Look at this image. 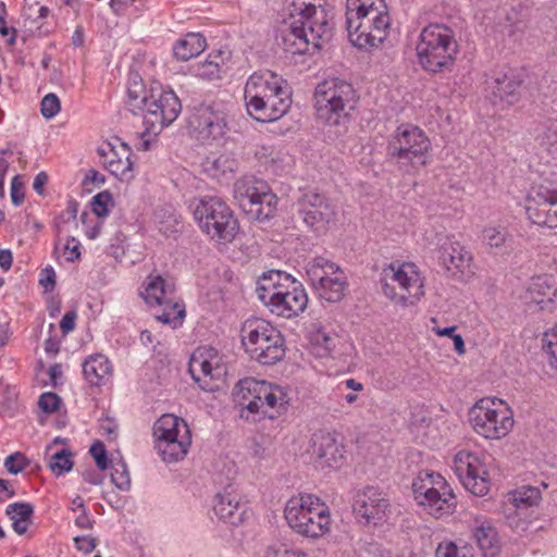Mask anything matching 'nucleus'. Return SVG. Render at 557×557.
Returning a JSON list of instances; mask_svg holds the SVG:
<instances>
[{"label":"nucleus","mask_w":557,"mask_h":557,"mask_svg":"<svg viewBox=\"0 0 557 557\" xmlns=\"http://www.w3.org/2000/svg\"><path fill=\"white\" fill-rule=\"evenodd\" d=\"M437 246L438 262L451 275L463 274L470 270L472 256L458 240L441 235Z\"/></svg>","instance_id":"a878e982"},{"label":"nucleus","mask_w":557,"mask_h":557,"mask_svg":"<svg viewBox=\"0 0 557 557\" xmlns=\"http://www.w3.org/2000/svg\"><path fill=\"white\" fill-rule=\"evenodd\" d=\"M311 456L317 468L336 469L344 463L345 449L332 434L319 432L311 437Z\"/></svg>","instance_id":"393cba45"},{"label":"nucleus","mask_w":557,"mask_h":557,"mask_svg":"<svg viewBox=\"0 0 557 557\" xmlns=\"http://www.w3.org/2000/svg\"><path fill=\"white\" fill-rule=\"evenodd\" d=\"M543 342L548 356L557 352V324L544 333Z\"/></svg>","instance_id":"4d7b16f0"},{"label":"nucleus","mask_w":557,"mask_h":557,"mask_svg":"<svg viewBox=\"0 0 557 557\" xmlns=\"http://www.w3.org/2000/svg\"><path fill=\"white\" fill-rule=\"evenodd\" d=\"M234 197L238 205L259 220H268L273 216L277 197L263 180L255 176H243L234 184Z\"/></svg>","instance_id":"6ab92c4d"},{"label":"nucleus","mask_w":557,"mask_h":557,"mask_svg":"<svg viewBox=\"0 0 557 557\" xmlns=\"http://www.w3.org/2000/svg\"><path fill=\"white\" fill-rule=\"evenodd\" d=\"M418 63L428 72L449 70L458 54V42L454 30L438 23L422 28L417 45Z\"/></svg>","instance_id":"423d86ee"},{"label":"nucleus","mask_w":557,"mask_h":557,"mask_svg":"<svg viewBox=\"0 0 557 557\" xmlns=\"http://www.w3.org/2000/svg\"><path fill=\"white\" fill-rule=\"evenodd\" d=\"M111 481L121 491H127L131 487V476L124 461L112 466Z\"/></svg>","instance_id":"de8ad7c7"},{"label":"nucleus","mask_w":557,"mask_h":557,"mask_svg":"<svg viewBox=\"0 0 557 557\" xmlns=\"http://www.w3.org/2000/svg\"><path fill=\"white\" fill-rule=\"evenodd\" d=\"M411 488L416 503L435 518L448 516L456 508L454 491L438 472L419 471L412 480Z\"/></svg>","instance_id":"9b49d317"},{"label":"nucleus","mask_w":557,"mask_h":557,"mask_svg":"<svg viewBox=\"0 0 557 557\" xmlns=\"http://www.w3.org/2000/svg\"><path fill=\"white\" fill-rule=\"evenodd\" d=\"M76 313L74 311L66 312L60 322V327L64 334L72 332L75 327Z\"/></svg>","instance_id":"e2e57ef3"},{"label":"nucleus","mask_w":557,"mask_h":557,"mask_svg":"<svg viewBox=\"0 0 557 557\" xmlns=\"http://www.w3.org/2000/svg\"><path fill=\"white\" fill-rule=\"evenodd\" d=\"M524 210L528 219L542 227H557V181L541 177L525 196Z\"/></svg>","instance_id":"a211bd4d"},{"label":"nucleus","mask_w":557,"mask_h":557,"mask_svg":"<svg viewBox=\"0 0 557 557\" xmlns=\"http://www.w3.org/2000/svg\"><path fill=\"white\" fill-rule=\"evenodd\" d=\"M352 511L360 523L375 527L388 519L391 503L383 491L374 486H367L355 495Z\"/></svg>","instance_id":"412c9836"},{"label":"nucleus","mask_w":557,"mask_h":557,"mask_svg":"<svg viewBox=\"0 0 557 557\" xmlns=\"http://www.w3.org/2000/svg\"><path fill=\"white\" fill-rule=\"evenodd\" d=\"M472 535L485 557H494L498 553L500 541L491 520L483 516L474 517Z\"/></svg>","instance_id":"c756f323"},{"label":"nucleus","mask_w":557,"mask_h":557,"mask_svg":"<svg viewBox=\"0 0 557 557\" xmlns=\"http://www.w3.org/2000/svg\"><path fill=\"white\" fill-rule=\"evenodd\" d=\"M11 199L15 206H20L24 201L23 183L18 176H14L11 182Z\"/></svg>","instance_id":"680f3d73"},{"label":"nucleus","mask_w":557,"mask_h":557,"mask_svg":"<svg viewBox=\"0 0 557 557\" xmlns=\"http://www.w3.org/2000/svg\"><path fill=\"white\" fill-rule=\"evenodd\" d=\"M307 280L317 296L327 302L343 299L348 287L345 272L332 260L317 256L305 264Z\"/></svg>","instance_id":"2eb2a0df"},{"label":"nucleus","mask_w":557,"mask_h":557,"mask_svg":"<svg viewBox=\"0 0 557 557\" xmlns=\"http://www.w3.org/2000/svg\"><path fill=\"white\" fill-rule=\"evenodd\" d=\"M539 140L549 153L557 154V120L548 121L543 125Z\"/></svg>","instance_id":"37998d69"},{"label":"nucleus","mask_w":557,"mask_h":557,"mask_svg":"<svg viewBox=\"0 0 557 557\" xmlns=\"http://www.w3.org/2000/svg\"><path fill=\"white\" fill-rule=\"evenodd\" d=\"M235 393L239 405L259 418L275 419L287 411L290 403L286 386L251 377L240 380Z\"/></svg>","instance_id":"39448f33"},{"label":"nucleus","mask_w":557,"mask_h":557,"mask_svg":"<svg viewBox=\"0 0 557 557\" xmlns=\"http://www.w3.org/2000/svg\"><path fill=\"white\" fill-rule=\"evenodd\" d=\"M491 88L495 101L513 104L519 97L520 83L515 77L504 75L493 79Z\"/></svg>","instance_id":"4c0bfd02"},{"label":"nucleus","mask_w":557,"mask_h":557,"mask_svg":"<svg viewBox=\"0 0 557 557\" xmlns=\"http://www.w3.org/2000/svg\"><path fill=\"white\" fill-rule=\"evenodd\" d=\"M141 102H144L145 129L140 133L136 148L147 151L152 147L159 133L177 119L182 104L173 90L161 86L151 88L149 97H144Z\"/></svg>","instance_id":"1a4fd4ad"},{"label":"nucleus","mask_w":557,"mask_h":557,"mask_svg":"<svg viewBox=\"0 0 557 557\" xmlns=\"http://www.w3.org/2000/svg\"><path fill=\"white\" fill-rule=\"evenodd\" d=\"M74 543L75 547L84 554L91 553L97 545L96 539L90 535L76 536Z\"/></svg>","instance_id":"6e6d98bb"},{"label":"nucleus","mask_w":557,"mask_h":557,"mask_svg":"<svg viewBox=\"0 0 557 557\" xmlns=\"http://www.w3.org/2000/svg\"><path fill=\"white\" fill-rule=\"evenodd\" d=\"M201 165L209 176L221 180L235 171L236 160L227 153H211Z\"/></svg>","instance_id":"e433bc0d"},{"label":"nucleus","mask_w":557,"mask_h":557,"mask_svg":"<svg viewBox=\"0 0 557 557\" xmlns=\"http://www.w3.org/2000/svg\"><path fill=\"white\" fill-rule=\"evenodd\" d=\"M38 2L36 0H25L24 7H23V16L30 21L32 23L38 24L39 23V15H38Z\"/></svg>","instance_id":"13d9d810"},{"label":"nucleus","mask_w":557,"mask_h":557,"mask_svg":"<svg viewBox=\"0 0 557 557\" xmlns=\"http://www.w3.org/2000/svg\"><path fill=\"white\" fill-rule=\"evenodd\" d=\"M349 41L359 49L379 48L391 30V16L384 0H346Z\"/></svg>","instance_id":"f03ea898"},{"label":"nucleus","mask_w":557,"mask_h":557,"mask_svg":"<svg viewBox=\"0 0 557 557\" xmlns=\"http://www.w3.org/2000/svg\"><path fill=\"white\" fill-rule=\"evenodd\" d=\"M61 110V103L55 94L46 95L40 103V112L44 117L52 119Z\"/></svg>","instance_id":"3c124183"},{"label":"nucleus","mask_w":557,"mask_h":557,"mask_svg":"<svg viewBox=\"0 0 557 557\" xmlns=\"http://www.w3.org/2000/svg\"><path fill=\"white\" fill-rule=\"evenodd\" d=\"M60 397L54 393H44L38 401L40 409L47 413L55 412L60 406Z\"/></svg>","instance_id":"864d4df0"},{"label":"nucleus","mask_w":557,"mask_h":557,"mask_svg":"<svg viewBox=\"0 0 557 557\" xmlns=\"http://www.w3.org/2000/svg\"><path fill=\"white\" fill-rule=\"evenodd\" d=\"M383 295L396 306H416L424 296V277L413 262L394 261L380 274Z\"/></svg>","instance_id":"6e6552de"},{"label":"nucleus","mask_w":557,"mask_h":557,"mask_svg":"<svg viewBox=\"0 0 557 557\" xmlns=\"http://www.w3.org/2000/svg\"><path fill=\"white\" fill-rule=\"evenodd\" d=\"M140 297L150 307H160L162 312L156 319L176 329L185 317L184 306L175 298V286L171 280L159 273L149 274L143 282Z\"/></svg>","instance_id":"4468645a"},{"label":"nucleus","mask_w":557,"mask_h":557,"mask_svg":"<svg viewBox=\"0 0 557 557\" xmlns=\"http://www.w3.org/2000/svg\"><path fill=\"white\" fill-rule=\"evenodd\" d=\"M104 168L117 180L129 182L134 177L132 151L124 143H104L98 148Z\"/></svg>","instance_id":"bb28decb"},{"label":"nucleus","mask_w":557,"mask_h":557,"mask_svg":"<svg viewBox=\"0 0 557 557\" xmlns=\"http://www.w3.org/2000/svg\"><path fill=\"white\" fill-rule=\"evenodd\" d=\"M73 455L69 449H61L54 453L50 460L51 471L57 475H62L73 468Z\"/></svg>","instance_id":"c03bdc74"},{"label":"nucleus","mask_w":557,"mask_h":557,"mask_svg":"<svg viewBox=\"0 0 557 557\" xmlns=\"http://www.w3.org/2000/svg\"><path fill=\"white\" fill-rule=\"evenodd\" d=\"M264 557H310V555L288 541L275 540L267 546Z\"/></svg>","instance_id":"a19ab883"},{"label":"nucleus","mask_w":557,"mask_h":557,"mask_svg":"<svg viewBox=\"0 0 557 557\" xmlns=\"http://www.w3.org/2000/svg\"><path fill=\"white\" fill-rule=\"evenodd\" d=\"M299 213L304 222L317 233L326 231L335 219V207L322 195L309 190L299 200Z\"/></svg>","instance_id":"5701e85b"},{"label":"nucleus","mask_w":557,"mask_h":557,"mask_svg":"<svg viewBox=\"0 0 557 557\" xmlns=\"http://www.w3.org/2000/svg\"><path fill=\"white\" fill-rule=\"evenodd\" d=\"M431 143L424 132L410 124L400 125L393 134L388 146V156L403 165L421 168L430 157Z\"/></svg>","instance_id":"dca6fc26"},{"label":"nucleus","mask_w":557,"mask_h":557,"mask_svg":"<svg viewBox=\"0 0 557 557\" xmlns=\"http://www.w3.org/2000/svg\"><path fill=\"white\" fill-rule=\"evenodd\" d=\"M27 466L26 458L21 453H14L8 456L4 460V467L11 474L22 472Z\"/></svg>","instance_id":"603ef678"},{"label":"nucleus","mask_w":557,"mask_h":557,"mask_svg":"<svg viewBox=\"0 0 557 557\" xmlns=\"http://www.w3.org/2000/svg\"><path fill=\"white\" fill-rule=\"evenodd\" d=\"M284 518L297 535L319 541L332 533L333 517L330 506L318 495L299 493L285 504Z\"/></svg>","instance_id":"20e7f679"},{"label":"nucleus","mask_w":557,"mask_h":557,"mask_svg":"<svg viewBox=\"0 0 557 557\" xmlns=\"http://www.w3.org/2000/svg\"><path fill=\"white\" fill-rule=\"evenodd\" d=\"M483 245L494 256H509L515 250L513 237L506 226L488 224L481 234Z\"/></svg>","instance_id":"7c9ffc66"},{"label":"nucleus","mask_w":557,"mask_h":557,"mask_svg":"<svg viewBox=\"0 0 557 557\" xmlns=\"http://www.w3.org/2000/svg\"><path fill=\"white\" fill-rule=\"evenodd\" d=\"M240 336L246 354L261 364H274L285 356V341L281 332L263 319L246 320Z\"/></svg>","instance_id":"9d476101"},{"label":"nucleus","mask_w":557,"mask_h":557,"mask_svg":"<svg viewBox=\"0 0 557 557\" xmlns=\"http://www.w3.org/2000/svg\"><path fill=\"white\" fill-rule=\"evenodd\" d=\"M111 202L112 196L109 191H101L97 194L91 200L92 212L99 218L107 216L109 214V205Z\"/></svg>","instance_id":"8fccbe9b"},{"label":"nucleus","mask_w":557,"mask_h":557,"mask_svg":"<svg viewBox=\"0 0 557 557\" xmlns=\"http://www.w3.org/2000/svg\"><path fill=\"white\" fill-rule=\"evenodd\" d=\"M313 99L319 120L329 125H345L356 108L358 96L350 83L332 77L317 85Z\"/></svg>","instance_id":"0eeeda50"},{"label":"nucleus","mask_w":557,"mask_h":557,"mask_svg":"<svg viewBox=\"0 0 557 557\" xmlns=\"http://www.w3.org/2000/svg\"><path fill=\"white\" fill-rule=\"evenodd\" d=\"M82 367L85 380L92 386L106 385L112 377V364L102 354L88 356Z\"/></svg>","instance_id":"72a5a7b5"},{"label":"nucleus","mask_w":557,"mask_h":557,"mask_svg":"<svg viewBox=\"0 0 557 557\" xmlns=\"http://www.w3.org/2000/svg\"><path fill=\"white\" fill-rule=\"evenodd\" d=\"M102 434L108 435L110 438H115L117 435V423L113 419L106 418L100 423Z\"/></svg>","instance_id":"0e129e2a"},{"label":"nucleus","mask_w":557,"mask_h":557,"mask_svg":"<svg viewBox=\"0 0 557 557\" xmlns=\"http://www.w3.org/2000/svg\"><path fill=\"white\" fill-rule=\"evenodd\" d=\"M156 449L163 461H177L187 454L190 434L186 422L174 416L163 414L153 426Z\"/></svg>","instance_id":"f3484780"},{"label":"nucleus","mask_w":557,"mask_h":557,"mask_svg":"<svg viewBox=\"0 0 557 557\" xmlns=\"http://www.w3.org/2000/svg\"><path fill=\"white\" fill-rule=\"evenodd\" d=\"M137 0H110L109 5L112 12L117 15H124L135 5Z\"/></svg>","instance_id":"bf43d9fd"},{"label":"nucleus","mask_w":557,"mask_h":557,"mask_svg":"<svg viewBox=\"0 0 557 557\" xmlns=\"http://www.w3.org/2000/svg\"><path fill=\"white\" fill-rule=\"evenodd\" d=\"M127 97H128V107L132 112H136V110H141L144 112V102L141 99L144 97H148L146 95L145 88L139 81H134L129 83L127 88Z\"/></svg>","instance_id":"49530a36"},{"label":"nucleus","mask_w":557,"mask_h":557,"mask_svg":"<svg viewBox=\"0 0 557 557\" xmlns=\"http://www.w3.org/2000/svg\"><path fill=\"white\" fill-rule=\"evenodd\" d=\"M230 54L223 51L211 53L206 61L194 66V74L205 81H214L223 77L228 71Z\"/></svg>","instance_id":"f704fd0d"},{"label":"nucleus","mask_w":557,"mask_h":557,"mask_svg":"<svg viewBox=\"0 0 557 557\" xmlns=\"http://www.w3.org/2000/svg\"><path fill=\"white\" fill-rule=\"evenodd\" d=\"M188 371L202 389L213 391L210 382L220 380L226 372L219 351L209 346L197 348L190 359Z\"/></svg>","instance_id":"4be33fe9"},{"label":"nucleus","mask_w":557,"mask_h":557,"mask_svg":"<svg viewBox=\"0 0 557 557\" xmlns=\"http://www.w3.org/2000/svg\"><path fill=\"white\" fill-rule=\"evenodd\" d=\"M190 124L199 139L203 141L219 140L226 133V113L220 108L201 106L194 113Z\"/></svg>","instance_id":"b1692460"},{"label":"nucleus","mask_w":557,"mask_h":557,"mask_svg":"<svg viewBox=\"0 0 557 557\" xmlns=\"http://www.w3.org/2000/svg\"><path fill=\"white\" fill-rule=\"evenodd\" d=\"M324 0H288L289 22L283 30V47L292 54L310 53L322 47L332 35L331 11Z\"/></svg>","instance_id":"f257e3e1"},{"label":"nucleus","mask_w":557,"mask_h":557,"mask_svg":"<svg viewBox=\"0 0 557 557\" xmlns=\"http://www.w3.org/2000/svg\"><path fill=\"white\" fill-rule=\"evenodd\" d=\"M556 294L554 278L548 275H539L529 283L524 299L527 302L537 305L542 310L549 309Z\"/></svg>","instance_id":"473e14b6"},{"label":"nucleus","mask_w":557,"mask_h":557,"mask_svg":"<svg viewBox=\"0 0 557 557\" xmlns=\"http://www.w3.org/2000/svg\"><path fill=\"white\" fill-rule=\"evenodd\" d=\"M81 243L73 236H69L64 244L60 240L55 244V251L61 253L67 262H75L81 258Z\"/></svg>","instance_id":"a18cd8bd"},{"label":"nucleus","mask_w":557,"mask_h":557,"mask_svg":"<svg viewBox=\"0 0 557 557\" xmlns=\"http://www.w3.org/2000/svg\"><path fill=\"white\" fill-rule=\"evenodd\" d=\"M309 342L311 352L319 358L326 357L335 347V338L322 327L310 333Z\"/></svg>","instance_id":"ea45409f"},{"label":"nucleus","mask_w":557,"mask_h":557,"mask_svg":"<svg viewBox=\"0 0 557 557\" xmlns=\"http://www.w3.org/2000/svg\"><path fill=\"white\" fill-rule=\"evenodd\" d=\"M94 521L87 515V512L83 509V511L76 517L75 524L81 529H91Z\"/></svg>","instance_id":"774afa93"},{"label":"nucleus","mask_w":557,"mask_h":557,"mask_svg":"<svg viewBox=\"0 0 557 557\" xmlns=\"http://www.w3.org/2000/svg\"><path fill=\"white\" fill-rule=\"evenodd\" d=\"M541 498L540 488L530 485L521 486L510 493V500L518 508L535 506L540 503Z\"/></svg>","instance_id":"79ce46f5"},{"label":"nucleus","mask_w":557,"mask_h":557,"mask_svg":"<svg viewBox=\"0 0 557 557\" xmlns=\"http://www.w3.org/2000/svg\"><path fill=\"white\" fill-rule=\"evenodd\" d=\"M292 104V90L286 81L280 84L277 90H271L263 101L248 112L260 122H273L287 113Z\"/></svg>","instance_id":"cd10ccee"},{"label":"nucleus","mask_w":557,"mask_h":557,"mask_svg":"<svg viewBox=\"0 0 557 557\" xmlns=\"http://www.w3.org/2000/svg\"><path fill=\"white\" fill-rule=\"evenodd\" d=\"M207 47L206 38L199 33H189L173 46V54L178 61H188L199 55Z\"/></svg>","instance_id":"c9c22d12"},{"label":"nucleus","mask_w":557,"mask_h":557,"mask_svg":"<svg viewBox=\"0 0 557 557\" xmlns=\"http://www.w3.org/2000/svg\"><path fill=\"white\" fill-rule=\"evenodd\" d=\"M343 387L351 389L352 392H361L364 388L363 384L356 381L355 379H347L337 385L338 391H342Z\"/></svg>","instance_id":"338daca9"},{"label":"nucleus","mask_w":557,"mask_h":557,"mask_svg":"<svg viewBox=\"0 0 557 557\" xmlns=\"http://www.w3.org/2000/svg\"><path fill=\"white\" fill-rule=\"evenodd\" d=\"M89 453L100 470H106L108 468L107 450L101 442L94 443L89 449Z\"/></svg>","instance_id":"5fc2aeb1"},{"label":"nucleus","mask_w":557,"mask_h":557,"mask_svg":"<svg viewBox=\"0 0 557 557\" xmlns=\"http://www.w3.org/2000/svg\"><path fill=\"white\" fill-rule=\"evenodd\" d=\"M469 423L478 435L498 441L512 431L513 412L506 401L485 397L479 399L469 410Z\"/></svg>","instance_id":"f8f14e48"},{"label":"nucleus","mask_w":557,"mask_h":557,"mask_svg":"<svg viewBox=\"0 0 557 557\" xmlns=\"http://www.w3.org/2000/svg\"><path fill=\"white\" fill-rule=\"evenodd\" d=\"M256 294L271 313L285 319L305 312L309 300L302 284L283 271H270L260 276Z\"/></svg>","instance_id":"7ed1b4c3"},{"label":"nucleus","mask_w":557,"mask_h":557,"mask_svg":"<svg viewBox=\"0 0 557 557\" xmlns=\"http://www.w3.org/2000/svg\"><path fill=\"white\" fill-rule=\"evenodd\" d=\"M13 262V256L9 249H0V268L9 271Z\"/></svg>","instance_id":"69168bd1"},{"label":"nucleus","mask_w":557,"mask_h":557,"mask_svg":"<svg viewBox=\"0 0 557 557\" xmlns=\"http://www.w3.org/2000/svg\"><path fill=\"white\" fill-rule=\"evenodd\" d=\"M453 470L470 493L485 496L491 487L487 456L468 449L458 450L453 459Z\"/></svg>","instance_id":"aec40b11"},{"label":"nucleus","mask_w":557,"mask_h":557,"mask_svg":"<svg viewBox=\"0 0 557 557\" xmlns=\"http://www.w3.org/2000/svg\"><path fill=\"white\" fill-rule=\"evenodd\" d=\"M33 512V506L24 502L10 504L5 510V513L12 521L13 530L20 535L26 533L28 530L32 523Z\"/></svg>","instance_id":"58836bf2"},{"label":"nucleus","mask_w":557,"mask_h":557,"mask_svg":"<svg viewBox=\"0 0 557 557\" xmlns=\"http://www.w3.org/2000/svg\"><path fill=\"white\" fill-rule=\"evenodd\" d=\"M39 284L46 289V290H52L55 285V272L54 270L50 268H46L41 270L39 275Z\"/></svg>","instance_id":"052dcab7"},{"label":"nucleus","mask_w":557,"mask_h":557,"mask_svg":"<svg viewBox=\"0 0 557 557\" xmlns=\"http://www.w3.org/2000/svg\"><path fill=\"white\" fill-rule=\"evenodd\" d=\"M194 216L200 230L221 244L233 242L239 230L233 211L218 196L201 197L194 209Z\"/></svg>","instance_id":"ddd939ff"},{"label":"nucleus","mask_w":557,"mask_h":557,"mask_svg":"<svg viewBox=\"0 0 557 557\" xmlns=\"http://www.w3.org/2000/svg\"><path fill=\"white\" fill-rule=\"evenodd\" d=\"M435 557H474L466 546H458L454 542L438 544Z\"/></svg>","instance_id":"09e8293b"},{"label":"nucleus","mask_w":557,"mask_h":557,"mask_svg":"<svg viewBox=\"0 0 557 557\" xmlns=\"http://www.w3.org/2000/svg\"><path fill=\"white\" fill-rule=\"evenodd\" d=\"M284 81L283 77L269 70L252 73L248 77L244 89L247 112L252 110L260 101H263L271 90H277L280 84H283Z\"/></svg>","instance_id":"c85d7f7f"},{"label":"nucleus","mask_w":557,"mask_h":557,"mask_svg":"<svg viewBox=\"0 0 557 557\" xmlns=\"http://www.w3.org/2000/svg\"><path fill=\"white\" fill-rule=\"evenodd\" d=\"M213 510L223 521L236 524L242 521L243 508L240 495L232 486L215 495Z\"/></svg>","instance_id":"2f4dec72"}]
</instances>
